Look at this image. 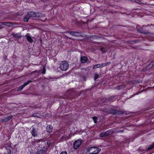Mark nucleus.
Masks as SVG:
<instances>
[{"mask_svg":"<svg viewBox=\"0 0 154 154\" xmlns=\"http://www.w3.org/2000/svg\"><path fill=\"white\" fill-rule=\"evenodd\" d=\"M100 149L96 147H91L88 149L87 154H97L100 151Z\"/></svg>","mask_w":154,"mask_h":154,"instance_id":"nucleus-1","label":"nucleus"},{"mask_svg":"<svg viewBox=\"0 0 154 154\" xmlns=\"http://www.w3.org/2000/svg\"><path fill=\"white\" fill-rule=\"evenodd\" d=\"M69 66V64L66 61H63L60 64V67L61 70L63 71H65L67 70Z\"/></svg>","mask_w":154,"mask_h":154,"instance_id":"nucleus-2","label":"nucleus"},{"mask_svg":"<svg viewBox=\"0 0 154 154\" xmlns=\"http://www.w3.org/2000/svg\"><path fill=\"white\" fill-rule=\"evenodd\" d=\"M82 140L81 139H79L75 141L73 144V148L75 149H78L81 145Z\"/></svg>","mask_w":154,"mask_h":154,"instance_id":"nucleus-3","label":"nucleus"},{"mask_svg":"<svg viewBox=\"0 0 154 154\" xmlns=\"http://www.w3.org/2000/svg\"><path fill=\"white\" fill-rule=\"evenodd\" d=\"M116 132V131L115 129H113L111 130H107L105 132V133L106 134V136L108 135H109L112 134L113 133H115V132ZM123 132V130H121L120 131H117V132H121L122 133Z\"/></svg>","mask_w":154,"mask_h":154,"instance_id":"nucleus-4","label":"nucleus"},{"mask_svg":"<svg viewBox=\"0 0 154 154\" xmlns=\"http://www.w3.org/2000/svg\"><path fill=\"white\" fill-rule=\"evenodd\" d=\"M30 131L32 136L35 137L37 136L38 132L37 130L34 127H32L30 128Z\"/></svg>","mask_w":154,"mask_h":154,"instance_id":"nucleus-5","label":"nucleus"},{"mask_svg":"<svg viewBox=\"0 0 154 154\" xmlns=\"http://www.w3.org/2000/svg\"><path fill=\"white\" fill-rule=\"evenodd\" d=\"M31 82V81H28L26 82L25 83L24 85H21L18 88V91H21L23 87L25 86H26L28 85L29 83Z\"/></svg>","mask_w":154,"mask_h":154,"instance_id":"nucleus-6","label":"nucleus"},{"mask_svg":"<svg viewBox=\"0 0 154 154\" xmlns=\"http://www.w3.org/2000/svg\"><path fill=\"white\" fill-rule=\"evenodd\" d=\"M28 15H29L31 18L38 17L37 14L34 12H28Z\"/></svg>","mask_w":154,"mask_h":154,"instance_id":"nucleus-7","label":"nucleus"},{"mask_svg":"<svg viewBox=\"0 0 154 154\" xmlns=\"http://www.w3.org/2000/svg\"><path fill=\"white\" fill-rule=\"evenodd\" d=\"M26 36L27 38L28 41L30 43H32L33 41L32 37L30 36V35L28 34H27Z\"/></svg>","mask_w":154,"mask_h":154,"instance_id":"nucleus-8","label":"nucleus"},{"mask_svg":"<svg viewBox=\"0 0 154 154\" xmlns=\"http://www.w3.org/2000/svg\"><path fill=\"white\" fill-rule=\"evenodd\" d=\"M53 127L51 125H48L46 127V130L48 132L51 133L52 132V130Z\"/></svg>","mask_w":154,"mask_h":154,"instance_id":"nucleus-9","label":"nucleus"},{"mask_svg":"<svg viewBox=\"0 0 154 154\" xmlns=\"http://www.w3.org/2000/svg\"><path fill=\"white\" fill-rule=\"evenodd\" d=\"M45 147H43V149L42 150L41 149L39 150H38L37 151L36 154H43L46 152L45 150Z\"/></svg>","mask_w":154,"mask_h":154,"instance_id":"nucleus-10","label":"nucleus"},{"mask_svg":"<svg viewBox=\"0 0 154 154\" xmlns=\"http://www.w3.org/2000/svg\"><path fill=\"white\" fill-rule=\"evenodd\" d=\"M87 60V58L85 56H83L81 57V60L82 63H85Z\"/></svg>","mask_w":154,"mask_h":154,"instance_id":"nucleus-11","label":"nucleus"},{"mask_svg":"<svg viewBox=\"0 0 154 154\" xmlns=\"http://www.w3.org/2000/svg\"><path fill=\"white\" fill-rule=\"evenodd\" d=\"M70 34L73 36H79V32H70Z\"/></svg>","mask_w":154,"mask_h":154,"instance_id":"nucleus-12","label":"nucleus"},{"mask_svg":"<svg viewBox=\"0 0 154 154\" xmlns=\"http://www.w3.org/2000/svg\"><path fill=\"white\" fill-rule=\"evenodd\" d=\"M31 18L30 15H28V13L27 14L25 17L24 20L25 22H27L28 21V20Z\"/></svg>","mask_w":154,"mask_h":154,"instance_id":"nucleus-13","label":"nucleus"},{"mask_svg":"<svg viewBox=\"0 0 154 154\" xmlns=\"http://www.w3.org/2000/svg\"><path fill=\"white\" fill-rule=\"evenodd\" d=\"M101 65L100 64H97L95 65L93 67V69H95L96 68H98L99 67H101Z\"/></svg>","mask_w":154,"mask_h":154,"instance_id":"nucleus-14","label":"nucleus"},{"mask_svg":"<svg viewBox=\"0 0 154 154\" xmlns=\"http://www.w3.org/2000/svg\"><path fill=\"white\" fill-rule=\"evenodd\" d=\"M125 88V85H123L117 86L116 88V89H119L122 88Z\"/></svg>","mask_w":154,"mask_h":154,"instance_id":"nucleus-15","label":"nucleus"},{"mask_svg":"<svg viewBox=\"0 0 154 154\" xmlns=\"http://www.w3.org/2000/svg\"><path fill=\"white\" fill-rule=\"evenodd\" d=\"M111 111V112L112 114H118L117 111L116 110L112 109Z\"/></svg>","mask_w":154,"mask_h":154,"instance_id":"nucleus-16","label":"nucleus"},{"mask_svg":"<svg viewBox=\"0 0 154 154\" xmlns=\"http://www.w3.org/2000/svg\"><path fill=\"white\" fill-rule=\"evenodd\" d=\"M154 147V143H153L152 145H150L147 149L148 150H150Z\"/></svg>","mask_w":154,"mask_h":154,"instance_id":"nucleus-17","label":"nucleus"},{"mask_svg":"<svg viewBox=\"0 0 154 154\" xmlns=\"http://www.w3.org/2000/svg\"><path fill=\"white\" fill-rule=\"evenodd\" d=\"M93 119L95 123H97V118L96 117H93Z\"/></svg>","mask_w":154,"mask_h":154,"instance_id":"nucleus-18","label":"nucleus"},{"mask_svg":"<svg viewBox=\"0 0 154 154\" xmlns=\"http://www.w3.org/2000/svg\"><path fill=\"white\" fill-rule=\"evenodd\" d=\"M106 136V134L105 133V132H103L100 134V137H103Z\"/></svg>","mask_w":154,"mask_h":154,"instance_id":"nucleus-19","label":"nucleus"},{"mask_svg":"<svg viewBox=\"0 0 154 154\" xmlns=\"http://www.w3.org/2000/svg\"><path fill=\"white\" fill-rule=\"evenodd\" d=\"M2 121L4 122H7L9 121L8 119V118H3L2 119Z\"/></svg>","mask_w":154,"mask_h":154,"instance_id":"nucleus-20","label":"nucleus"},{"mask_svg":"<svg viewBox=\"0 0 154 154\" xmlns=\"http://www.w3.org/2000/svg\"><path fill=\"white\" fill-rule=\"evenodd\" d=\"M55 134L56 135H58L59 136L61 135V131H58L57 132L55 133Z\"/></svg>","mask_w":154,"mask_h":154,"instance_id":"nucleus-21","label":"nucleus"},{"mask_svg":"<svg viewBox=\"0 0 154 154\" xmlns=\"http://www.w3.org/2000/svg\"><path fill=\"white\" fill-rule=\"evenodd\" d=\"M3 25H5L8 26H10V23L8 22H3L2 23Z\"/></svg>","mask_w":154,"mask_h":154,"instance_id":"nucleus-22","label":"nucleus"},{"mask_svg":"<svg viewBox=\"0 0 154 154\" xmlns=\"http://www.w3.org/2000/svg\"><path fill=\"white\" fill-rule=\"evenodd\" d=\"M98 75L97 74H96L94 75V80L95 81L98 78Z\"/></svg>","mask_w":154,"mask_h":154,"instance_id":"nucleus-23","label":"nucleus"},{"mask_svg":"<svg viewBox=\"0 0 154 154\" xmlns=\"http://www.w3.org/2000/svg\"><path fill=\"white\" fill-rule=\"evenodd\" d=\"M100 65L101 67H103L106 66V63L101 64Z\"/></svg>","mask_w":154,"mask_h":154,"instance_id":"nucleus-24","label":"nucleus"},{"mask_svg":"<svg viewBox=\"0 0 154 154\" xmlns=\"http://www.w3.org/2000/svg\"><path fill=\"white\" fill-rule=\"evenodd\" d=\"M150 65L151 66V67H152L154 65V60L151 63Z\"/></svg>","mask_w":154,"mask_h":154,"instance_id":"nucleus-25","label":"nucleus"},{"mask_svg":"<svg viewBox=\"0 0 154 154\" xmlns=\"http://www.w3.org/2000/svg\"><path fill=\"white\" fill-rule=\"evenodd\" d=\"M12 116H8L7 118L8 119V120L9 121L12 118Z\"/></svg>","mask_w":154,"mask_h":154,"instance_id":"nucleus-26","label":"nucleus"},{"mask_svg":"<svg viewBox=\"0 0 154 154\" xmlns=\"http://www.w3.org/2000/svg\"><path fill=\"white\" fill-rule=\"evenodd\" d=\"M38 113H36V114H34L33 115V116H36V117H38Z\"/></svg>","mask_w":154,"mask_h":154,"instance_id":"nucleus-27","label":"nucleus"},{"mask_svg":"<svg viewBox=\"0 0 154 154\" xmlns=\"http://www.w3.org/2000/svg\"><path fill=\"white\" fill-rule=\"evenodd\" d=\"M111 63V62L110 61L106 63V66L110 64Z\"/></svg>","mask_w":154,"mask_h":154,"instance_id":"nucleus-28","label":"nucleus"},{"mask_svg":"<svg viewBox=\"0 0 154 154\" xmlns=\"http://www.w3.org/2000/svg\"><path fill=\"white\" fill-rule=\"evenodd\" d=\"M60 154H67L66 152L63 151Z\"/></svg>","mask_w":154,"mask_h":154,"instance_id":"nucleus-29","label":"nucleus"},{"mask_svg":"<svg viewBox=\"0 0 154 154\" xmlns=\"http://www.w3.org/2000/svg\"><path fill=\"white\" fill-rule=\"evenodd\" d=\"M14 37H15L19 38V36L17 34H15L14 35Z\"/></svg>","mask_w":154,"mask_h":154,"instance_id":"nucleus-30","label":"nucleus"},{"mask_svg":"<svg viewBox=\"0 0 154 154\" xmlns=\"http://www.w3.org/2000/svg\"><path fill=\"white\" fill-rule=\"evenodd\" d=\"M45 67H44V68H43V72H42V73H43V74H45Z\"/></svg>","mask_w":154,"mask_h":154,"instance_id":"nucleus-31","label":"nucleus"},{"mask_svg":"<svg viewBox=\"0 0 154 154\" xmlns=\"http://www.w3.org/2000/svg\"><path fill=\"white\" fill-rule=\"evenodd\" d=\"M3 27L2 25H0V29H2Z\"/></svg>","mask_w":154,"mask_h":154,"instance_id":"nucleus-32","label":"nucleus"},{"mask_svg":"<svg viewBox=\"0 0 154 154\" xmlns=\"http://www.w3.org/2000/svg\"><path fill=\"white\" fill-rule=\"evenodd\" d=\"M11 153V151H9L8 152V154H10Z\"/></svg>","mask_w":154,"mask_h":154,"instance_id":"nucleus-33","label":"nucleus"},{"mask_svg":"<svg viewBox=\"0 0 154 154\" xmlns=\"http://www.w3.org/2000/svg\"><path fill=\"white\" fill-rule=\"evenodd\" d=\"M102 49H103V48H101V51H102V52H103V50H102Z\"/></svg>","mask_w":154,"mask_h":154,"instance_id":"nucleus-34","label":"nucleus"}]
</instances>
